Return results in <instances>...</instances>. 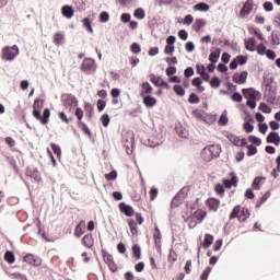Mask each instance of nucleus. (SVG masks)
<instances>
[{"label": "nucleus", "mask_w": 280, "mask_h": 280, "mask_svg": "<svg viewBox=\"0 0 280 280\" xmlns=\"http://www.w3.org/2000/svg\"><path fill=\"white\" fill-rule=\"evenodd\" d=\"M131 250L136 259H141V246L139 244H133Z\"/></svg>", "instance_id": "38"}, {"label": "nucleus", "mask_w": 280, "mask_h": 280, "mask_svg": "<svg viewBox=\"0 0 280 280\" xmlns=\"http://www.w3.org/2000/svg\"><path fill=\"white\" fill-rule=\"evenodd\" d=\"M231 100L233 102H242V100H244V97L242 96V94L240 92H234L232 95H231Z\"/></svg>", "instance_id": "63"}, {"label": "nucleus", "mask_w": 280, "mask_h": 280, "mask_svg": "<svg viewBox=\"0 0 280 280\" xmlns=\"http://www.w3.org/2000/svg\"><path fill=\"white\" fill-rule=\"evenodd\" d=\"M248 218H250V210H248V208H243L238 215V222H246Z\"/></svg>", "instance_id": "28"}, {"label": "nucleus", "mask_w": 280, "mask_h": 280, "mask_svg": "<svg viewBox=\"0 0 280 280\" xmlns=\"http://www.w3.org/2000/svg\"><path fill=\"white\" fill-rule=\"evenodd\" d=\"M232 80L235 84H246V80H248V71L244 70L242 72L234 73Z\"/></svg>", "instance_id": "11"}, {"label": "nucleus", "mask_w": 280, "mask_h": 280, "mask_svg": "<svg viewBox=\"0 0 280 280\" xmlns=\"http://www.w3.org/2000/svg\"><path fill=\"white\" fill-rule=\"evenodd\" d=\"M83 27H85L86 32H90V34H93V26H91V19L84 18L82 20Z\"/></svg>", "instance_id": "44"}, {"label": "nucleus", "mask_w": 280, "mask_h": 280, "mask_svg": "<svg viewBox=\"0 0 280 280\" xmlns=\"http://www.w3.org/2000/svg\"><path fill=\"white\" fill-rule=\"evenodd\" d=\"M271 42H272V45H275V46L280 45L279 32L272 31V33H271Z\"/></svg>", "instance_id": "49"}, {"label": "nucleus", "mask_w": 280, "mask_h": 280, "mask_svg": "<svg viewBox=\"0 0 280 280\" xmlns=\"http://www.w3.org/2000/svg\"><path fill=\"white\" fill-rule=\"evenodd\" d=\"M189 104H200V97L196 95V93H190L188 97Z\"/></svg>", "instance_id": "53"}, {"label": "nucleus", "mask_w": 280, "mask_h": 280, "mask_svg": "<svg viewBox=\"0 0 280 280\" xmlns=\"http://www.w3.org/2000/svg\"><path fill=\"white\" fill-rule=\"evenodd\" d=\"M85 117L91 119L93 117V105L91 103L84 104Z\"/></svg>", "instance_id": "39"}, {"label": "nucleus", "mask_w": 280, "mask_h": 280, "mask_svg": "<svg viewBox=\"0 0 280 280\" xmlns=\"http://www.w3.org/2000/svg\"><path fill=\"white\" fill-rule=\"evenodd\" d=\"M78 126L84 132V135H89L90 137L93 135L88 124L83 121H78Z\"/></svg>", "instance_id": "42"}, {"label": "nucleus", "mask_w": 280, "mask_h": 280, "mask_svg": "<svg viewBox=\"0 0 280 280\" xmlns=\"http://www.w3.org/2000/svg\"><path fill=\"white\" fill-rule=\"evenodd\" d=\"M243 128L247 135H250V132L255 130V126L253 125V122H244Z\"/></svg>", "instance_id": "55"}, {"label": "nucleus", "mask_w": 280, "mask_h": 280, "mask_svg": "<svg viewBox=\"0 0 280 280\" xmlns=\"http://www.w3.org/2000/svg\"><path fill=\"white\" fill-rule=\"evenodd\" d=\"M214 191H215L219 196H224V191H225L224 185H222V184H217V185L214 186Z\"/></svg>", "instance_id": "62"}, {"label": "nucleus", "mask_w": 280, "mask_h": 280, "mask_svg": "<svg viewBox=\"0 0 280 280\" xmlns=\"http://www.w3.org/2000/svg\"><path fill=\"white\" fill-rule=\"evenodd\" d=\"M86 229V221L81 220L79 222V224H77L75 229H74V235L75 237H82V235H84V231Z\"/></svg>", "instance_id": "20"}, {"label": "nucleus", "mask_w": 280, "mask_h": 280, "mask_svg": "<svg viewBox=\"0 0 280 280\" xmlns=\"http://www.w3.org/2000/svg\"><path fill=\"white\" fill-rule=\"evenodd\" d=\"M209 82H210V86L212 89H220V84H222V80L219 79V77H215V75L212 77Z\"/></svg>", "instance_id": "40"}, {"label": "nucleus", "mask_w": 280, "mask_h": 280, "mask_svg": "<svg viewBox=\"0 0 280 280\" xmlns=\"http://www.w3.org/2000/svg\"><path fill=\"white\" fill-rule=\"evenodd\" d=\"M163 143V136L156 135L155 137H151L145 145H149V148H156L158 145H161Z\"/></svg>", "instance_id": "15"}, {"label": "nucleus", "mask_w": 280, "mask_h": 280, "mask_svg": "<svg viewBox=\"0 0 280 280\" xmlns=\"http://www.w3.org/2000/svg\"><path fill=\"white\" fill-rule=\"evenodd\" d=\"M122 145L128 155L132 154V148L135 145V133L132 131L122 133Z\"/></svg>", "instance_id": "3"}, {"label": "nucleus", "mask_w": 280, "mask_h": 280, "mask_svg": "<svg viewBox=\"0 0 280 280\" xmlns=\"http://www.w3.org/2000/svg\"><path fill=\"white\" fill-rule=\"evenodd\" d=\"M61 14L65 19H73V14H75V10H73L72 5L66 4L61 8Z\"/></svg>", "instance_id": "19"}, {"label": "nucleus", "mask_w": 280, "mask_h": 280, "mask_svg": "<svg viewBox=\"0 0 280 280\" xmlns=\"http://www.w3.org/2000/svg\"><path fill=\"white\" fill-rule=\"evenodd\" d=\"M50 148H51L54 154H56V156H58V159H60V154H62V150L60 149V145H58L56 143H51Z\"/></svg>", "instance_id": "51"}, {"label": "nucleus", "mask_w": 280, "mask_h": 280, "mask_svg": "<svg viewBox=\"0 0 280 280\" xmlns=\"http://www.w3.org/2000/svg\"><path fill=\"white\" fill-rule=\"evenodd\" d=\"M231 179L223 178V187H226V189H231V187H237V183H240V178H237V175L232 172L230 173Z\"/></svg>", "instance_id": "10"}, {"label": "nucleus", "mask_w": 280, "mask_h": 280, "mask_svg": "<svg viewBox=\"0 0 280 280\" xmlns=\"http://www.w3.org/2000/svg\"><path fill=\"white\" fill-rule=\"evenodd\" d=\"M26 176L33 178L35 183H40L43 177L40 176V172L36 167H27L26 168Z\"/></svg>", "instance_id": "13"}, {"label": "nucleus", "mask_w": 280, "mask_h": 280, "mask_svg": "<svg viewBox=\"0 0 280 280\" xmlns=\"http://www.w3.org/2000/svg\"><path fill=\"white\" fill-rule=\"evenodd\" d=\"M256 45H257V40H255V37L245 39V49H247V51H256V48H255Z\"/></svg>", "instance_id": "25"}, {"label": "nucleus", "mask_w": 280, "mask_h": 280, "mask_svg": "<svg viewBox=\"0 0 280 280\" xmlns=\"http://www.w3.org/2000/svg\"><path fill=\"white\" fill-rule=\"evenodd\" d=\"M262 8L265 12H272V10H275V4H272L271 1H266L264 2Z\"/></svg>", "instance_id": "59"}, {"label": "nucleus", "mask_w": 280, "mask_h": 280, "mask_svg": "<svg viewBox=\"0 0 280 280\" xmlns=\"http://www.w3.org/2000/svg\"><path fill=\"white\" fill-rule=\"evenodd\" d=\"M242 93H243V95H245L246 98L261 100V92H259L253 88L243 89Z\"/></svg>", "instance_id": "9"}, {"label": "nucleus", "mask_w": 280, "mask_h": 280, "mask_svg": "<svg viewBox=\"0 0 280 280\" xmlns=\"http://www.w3.org/2000/svg\"><path fill=\"white\" fill-rule=\"evenodd\" d=\"M234 60H236V62H237V65H240V67H244V65H246V62H248V57L244 56V55H238V56H236V58Z\"/></svg>", "instance_id": "45"}, {"label": "nucleus", "mask_w": 280, "mask_h": 280, "mask_svg": "<svg viewBox=\"0 0 280 280\" xmlns=\"http://www.w3.org/2000/svg\"><path fill=\"white\" fill-rule=\"evenodd\" d=\"M268 50V47H266V44L260 43L258 44L256 51L259 56H266V51Z\"/></svg>", "instance_id": "47"}, {"label": "nucleus", "mask_w": 280, "mask_h": 280, "mask_svg": "<svg viewBox=\"0 0 280 280\" xmlns=\"http://www.w3.org/2000/svg\"><path fill=\"white\" fill-rule=\"evenodd\" d=\"M175 51H176V46L166 44L164 48V54H166V56H172V54H174Z\"/></svg>", "instance_id": "52"}, {"label": "nucleus", "mask_w": 280, "mask_h": 280, "mask_svg": "<svg viewBox=\"0 0 280 280\" xmlns=\"http://www.w3.org/2000/svg\"><path fill=\"white\" fill-rule=\"evenodd\" d=\"M266 143H272L273 145L280 144V136L277 131H271L266 138Z\"/></svg>", "instance_id": "17"}, {"label": "nucleus", "mask_w": 280, "mask_h": 280, "mask_svg": "<svg viewBox=\"0 0 280 280\" xmlns=\"http://www.w3.org/2000/svg\"><path fill=\"white\" fill-rule=\"evenodd\" d=\"M81 71L88 75L91 74L92 71H95V60L85 58L81 63Z\"/></svg>", "instance_id": "8"}, {"label": "nucleus", "mask_w": 280, "mask_h": 280, "mask_svg": "<svg viewBox=\"0 0 280 280\" xmlns=\"http://www.w3.org/2000/svg\"><path fill=\"white\" fill-rule=\"evenodd\" d=\"M140 96L142 97V103L147 108H154V106H156V97L143 93H140Z\"/></svg>", "instance_id": "12"}, {"label": "nucleus", "mask_w": 280, "mask_h": 280, "mask_svg": "<svg viewBox=\"0 0 280 280\" xmlns=\"http://www.w3.org/2000/svg\"><path fill=\"white\" fill-rule=\"evenodd\" d=\"M118 207H119V210L127 218H132L135 215V208H132V206L127 205L126 202H120Z\"/></svg>", "instance_id": "14"}, {"label": "nucleus", "mask_w": 280, "mask_h": 280, "mask_svg": "<svg viewBox=\"0 0 280 280\" xmlns=\"http://www.w3.org/2000/svg\"><path fill=\"white\" fill-rule=\"evenodd\" d=\"M221 152H222V149L218 144H211L209 147H206L203 149V153L210 154V156H205V161L209 163L210 161H213V159H218Z\"/></svg>", "instance_id": "4"}, {"label": "nucleus", "mask_w": 280, "mask_h": 280, "mask_svg": "<svg viewBox=\"0 0 280 280\" xmlns=\"http://www.w3.org/2000/svg\"><path fill=\"white\" fill-rule=\"evenodd\" d=\"M218 124L219 126H226L229 124V116L226 110H223V113L221 114L218 120Z\"/></svg>", "instance_id": "35"}, {"label": "nucleus", "mask_w": 280, "mask_h": 280, "mask_svg": "<svg viewBox=\"0 0 280 280\" xmlns=\"http://www.w3.org/2000/svg\"><path fill=\"white\" fill-rule=\"evenodd\" d=\"M21 54L18 45H13L12 47L5 46L2 48V60H7L8 62H12L16 56Z\"/></svg>", "instance_id": "2"}, {"label": "nucleus", "mask_w": 280, "mask_h": 280, "mask_svg": "<svg viewBox=\"0 0 280 280\" xmlns=\"http://www.w3.org/2000/svg\"><path fill=\"white\" fill-rule=\"evenodd\" d=\"M174 93H176L179 97H185V88L180 84H175L173 86Z\"/></svg>", "instance_id": "41"}, {"label": "nucleus", "mask_w": 280, "mask_h": 280, "mask_svg": "<svg viewBox=\"0 0 280 280\" xmlns=\"http://www.w3.org/2000/svg\"><path fill=\"white\" fill-rule=\"evenodd\" d=\"M24 261L26 264H30V266H35V267H38L42 264L40 258H37L33 254H26L25 257H24Z\"/></svg>", "instance_id": "18"}, {"label": "nucleus", "mask_w": 280, "mask_h": 280, "mask_svg": "<svg viewBox=\"0 0 280 280\" xmlns=\"http://www.w3.org/2000/svg\"><path fill=\"white\" fill-rule=\"evenodd\" d=\"M152 91H154V88H152V85L150 84V82H143L142 83V92L143 95H150V93H152Z\"/></svg>", "instance_id": "34"}, {"label": "nucleus", "mask_w": 280, "mask_h": 280, "mask_svg": "<svg viewBox=\"0 0 280 280\" xmlns=\"http://www.w3.org/2000/svg\"><path fill=\"white\" fill-rule=\"evenodd\" d=\"M110 19V15L108 14V12L103 11L100 14V22L101 23H108V20Z\"/></svg>", "instance_id": "60"}, {"label": "nucleus", "mask_w": 280, "mask_h": 280, "mask_svg": "<svg viewBox=\"0 0 280 280\" xmlns=\"http://www.w3.org/2000/svg\"><path fill=\"white\" fill-rule=\"evenodd\" d=\"M209 275H211V267H206V269L200 275V279L201 280H208L209 279Z\"/></svg>", "instance_id": "61"}, {"label": "nucleus", "mask_w": 280, "mask_h": 280, "mask_svg": "<svg viewBox=\"0 0 280 280\" xmlns=\"http://www.w3.org/2000/svg\"><path fill=\"white\" fill-rule=\"evenodd\" d=\"M4 261H7V264H14V261H16V256L13 252L7 250L4 254Z\"/></svg>", "instance_id": "32"}, {"label": "nucleus", "mask_w": 280, "mask_h": 280, "mask_svg": "<svg viewBox=\"0 0 280 280\" xmlns=\"http://www.w3.org/2000/svg\"><path fill=\"white\" fill-rule=\"evenodd\" d=\"M150 78H151V82H152V84H154V86H161V80L163 78L156 77L155 74H150Z\"/></svg>", "instance_id": "58"}, {"label": "nucleus", "mask_w": 280, "mask_h": 280, "mask_svg": "<svg viewBox=\"0 0 280 280\" xmlns=\"http://www.w3.org/2000/svg\"><path fill=\"white\" fill-rule=\"evenodd\" d=\"M249 143H253V145H261V140L257 136H248Z\"/></svg>", "instance_id": "57"}, {"label": "nucleus", "mask_w": 280, "mask_h": 280, "mask_svg": "<svg viewBox=\"0 0 280 280\" xmlns=\"http://www.w3.org/2000/svg\"><path fill=\"white\" fill-rule=\"evenodd\" d=\"M194 215H195V218H197V220L199 222H202V220H205V218H207V212L198 209L197 211H195Z\"/></svg>", "instance_id": "46"}, {"label": "nucleus", "mask_w": 280, "mask_h": 280, "mask_svg": "<svg viewBox=\"0 0 280 280\" xmlns=\"http://www.w3.org/2000/svg\"><path fill=\"white\" fill-rule=\"evenodd\" d=\"M253 8H255V2L253 0H247L241 9V15L247 16V14H250V12H253Z\"/></svg>", "instance_id": "16"}, {"label": "nucleus", "mask_w": 280, "mask_h": 280, "mask_svg": "<svg viewBox=\"0 0 280 280\" xmlns=\"http://www.w3.org/2000/svg\"><path fill=\"white\" fill-rule=\"evenodd\" d=\"M247 156H255V154H257V147H255L254 144H247Z\"/></svg>", "instance_id": "50"}, {"label": "nucleus", "mask_w": 280, "mask_h": 280, "mask_svg": "<svg viewBox=\"0 0 280 280\" xmlns=\"http://www.w3.org/2000/svg\"><path fill=\"white\" fill-rule=\"evenodd\" d=\"M222 54L221 48H215V50L211 51L209 55V61L212 63L218 62L220 60V55Z\"/></svg>", "instance_id": "23"}, {"label": "nucleus", "mask_w": 280, "mask_h": 280, "mask_svg": "<svg viewBox=\"0 0 280 280\" xmlns=\"http://www.w3.org/2000/svg\"><path fill=\"white\" fill-rule=\"evenodd\" d=\"M175 73H176V67L175 66H168L166 68V75L168 78H172V75H175Z\"/></svg>", "instance_id": "64"}, {"label": "nucleus", "mask_w": 280, "mask_h": 280, "mask_svg": "<svg viewBox=\"0 0 280 280\" xmlns=\"http://www.w3.org/2000/svg\"><path fill=\"white\" fill-rule=\"evenodd\" d=\"M62 40H65V32L60 31L55 33L54 35L55 45H62Z\"/></svg>", "instance_id": "30"}, {"label": "nucleus", "mask_w": 280, "mask_h": 280, "mask_svg": "<svg viewBox=\"0 0 280 280\" xmlns=\"http://www.w3.org/2000/svg\"><path fill=\"white\" fill-rule=\"evenodd\" d=\"M258 110H261V113H266L267 115H270V113H272V108L266 103H260Z\"/></svg>", "instance_id": "48"}, {"label": "nucleus", "mask_w": 280, "mask_h": 280, "mask_svg": "<svg viewBox=\"0 0 280 280\" xmlns=\"http://www.w3.org/2000/svg\"><path fill=\"white\" fill-rule=\"evenodd\" d=\"M61 102L65 108H75L78 106V98L73 94H62Z\"/></svg>", "instance_id": "7"}, {"label": "nucleus", "mask_w": 280, "mask_h": 280, "mask_svg": "<svg viewBox=\"0 0 280 280\" xmlns=\"http://www.w3.org/2000/svg\"><path fill=\"white\" fill-rule=\"evenodd\" d=\"M207 25V21L202 20V19H197L194 24H192V30L195 32H200V30H202V27H205Z\"/></svg>", "instance_id": "26"}, {"label": "nucleus", "mask_w": 280, "mask_h": 280, "mask_svg": "<svg viewBox=\"0 0 280 280\" xmlns=\"http://www.w3.org/2000/svg\"><path fill=\"white\" fill-rule=\"evenodd\" d=\"M261 180H266V177L264 176H257L252 184L253 189H255L256 191H259V189H261Z\"/></svg>", "instance_id": "29"}, {"label": "nucleus", "mask_w": 280, "mask_h": 280, "mask_svg": "<svg viewBox=\"0 0 280 280\" xmlns=\"http://www.w3.org/2000/svg\"><path fill=\"white\" fill-rule=\"evenodd\" d=\"M101 254L105 264L108 266L109 270L112 272H117V264H115V258H113V255L108 254L106 249H102Z\"/></svg>", "instance_id": "6"}, {"label": "nucleus", "mask_w": 280, "mask_h": 280, "mask_svg": "<svg viewBox=\"0 0 280 280\" xmlns=\"http://www.w3.org/2000/svg\"><path fill=\"white\" fill-rule=\"evenodd\" d=\"M210 5L206 2H199L194 7V10H198L199 12H209Z\"/></svg>", "instance_id": "31"}, {"label": "nucleus", "mask_w": 280, "mask_h": 280, "mask_svg": "<svg viewBox=\"0 0 280 280\" xmlns=\"http://www.w3.org/2000/svg\"><path fill=\"white\" fill-rule=\"evenodd\" d=\"M130 51L132 54H141V45H139L137 42L132 43L130 46Z\"/></svg>", "instance_id": "54"}, {"label": "nucleus", "mask_w": 280, "mask_h": 280, "mask_svg": "<svg viewBox=\"0 0 280 280\" xmlns=\"http://www.w3.org/2000/svg\"><path fill=\"white\" fill-rule=\"evenodd\" d=\"M264 98L268 104H276L277 102V88H272V84L268 83L266 85V91Z\"/></svg>", "instance_id": "5"}, {"label": "nucleus", "mask_w": 280, "mask_h": 280, "mask_svg": "<svg viewBox=\"0 0 280 280\" xmlns=\"http://www.w3.org/2000/svg\"><path fill=\"white\" fill-rule=\"evenodd\" d=\"M101 121H102V125L104 126V128H108V126L110 124V116H108V114H104L101 117Z\"/></svg>", "instance_id": "56"}, {"label": "nucleus", "mask_w": 280, "mask_h": 280, "mask_svg": "<svg viewBox=\"0 0 280 280\" xmlns=\"http://www.w3.org/2000/svg\"><path fill=\"white\" fill-rule=\"evenodd\" d=\"M133 16L139 21H143V19H145V10L141 8L136 9L133 12Z\"/></svg>", "instance_id": "37"}, {"label": "nucleus", "mask_w": 280, "mask_h": 280, "mask_svg": "<svg viewBox=\"0 0 280 280\" xmlns=\"http://www.w3.org/2000/svg\"><path fill=\"white\" fill-rule=\"evenodd\" d=\"M175 131L182 139H189V131L183 125H176Z\"/></svg>", "instance_id": "21"}, {"label": "nucleus", "mask_w": 280, "mask_h": 280, "mask_svg": "<svg viewBox=\"0 0 280 280\" xmlns=\"http://www.w3.org/2000/svg\"><path fill=\"white\" fill-rule=\"evenodd\" d=\"M45 101L43 98H35L33 103V117L40 121L43 126H47L49 124V117H51V110L49 108H45L43 115L40 114V108H43Z\"/></svg>", "instance_id": "1"}, {"label": "nucleus", "mask_w": 280, "mask_h": 280, "mask_svg": "<svg viewBox=\"0 0 280 280\" xmlns=\"http://www.w3.org/2000/svg\"><path fill=\"white\" fill-rule=\"evenodd\" d=\"M82 244L85 246V248H93V235L92 234H85L82 238Z\"/></svg>", "instance_id": "24"}, {"label": "nucleus", "mask_w": 280, "mask_h": 280, "mask_svg": "<svg viewBox=\"0 0 280 280\" xmlns=\"http://www.w3.org/2000/svg\"><path fill=\"white\" fill-rule=\"evenodd\" d=\"M213 244V235L206 233L203 242L201 243L202 248H209Z\"/></svg>", "instance_id": "27"}, {"label": "nucleus", "mask_w": 280, "mask_h": 280, "mask_svg": "<svg viewBox=\"0 0 280 280\" xmlns=\"http://www.w3.org/2000/svg\"><path fill=\"white\" fill-rule=\"evenodd\" d=\"M226 138L231 143H233V145H235L236 148H240V141H241L240 137H237L234 133H228Z\"/></svg>", "instance_id": "33"}, {"label": "nucleus", "mask_w": 280, "mask_h": 280, "mask_svg": "<svg viewBox=\"0 0 280 280\" xmlns=\"http://www.w3.org/2000/svg\"><path fill=\"white\" fill-rule=\"evenodd\" d=\"M206 205L211 211H218V209L220 208V200L215 198H210L206 200Z\"/></svg>", "instance_id": "22"}, {"label": "nucleus", "mask_w": 280, "mask_h": 280, "mask_svg": "<svg viewBox=\"0 0 280 280\" xmlns=\"http://www.w3.org/2000/svg\"><path fill=\"white\" fill-rule=\"evenodd\" d=\"M128 224H129L131 235H137V233H139V231L137 229V222H135V220H132V219H129Z\"/></svg>", "instance_id": "43"}, {"label": "nucleus", "mask_w": 280, "mask_h": 280, "mask_svg": "<svg viewBox=\"0 0 280 280\" xmlns=\"http://www.w3.org/2000/svg\"><path fill=\"white\" fill-rule=\"evenodd\" d=\"M241 211H242V206L240 205L235 206L230 214V220H235V218L240 219Z\"/></svg>", "instance_id": "36"}]
</instances>
